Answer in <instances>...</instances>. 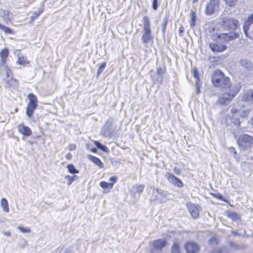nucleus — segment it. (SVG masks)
Masks as SVG:
<instances>
[{"mask_svg": "<svg viewBox=\"0 0 253 253\" xmlns=\"http://www.w3.org/2000/svg\"><path fill=\"white\" fill-rule=\"evenodd\" d=\"M18 130L20 133L26 136H29L32 134V131L30 127L23 124L18 125Z\"/></svg>", "mask_w": 253, "mask_h": 253, "instance_id": "nucleus-14", "label": "nucleus"}, {"mask_svg": "<svg viewBox=\"0 0 253 253\" xmlns=\"http://www.w3.org/2000/svg\"><path fill=\"white\" fill-rule=\"evenodd\" d=\"M37 104H28V105L26 108V115L29 118H31L32 117L34 110L36 109L37 107Z\"/></svg>", "mask_w": 253, "mask_h": 253, "instance_id": "nucleus-19", "label": "nucleus"}, {"mask_svg": "<svg viewBox=\"0 0 253 253\" xmlns=\"http://www.w3.org/2000/svg\"><path fill=\"white\" fill-rule=\"evenodd\" d=\"M249 23H248V21L245 23L244 25H243V30L244 32L246 35V36L247 37L250 38V37L248 35V30L249 29V26L251 24H249Z\"/></svg>", "mask_w": 253, "mask_h": 253, "instance_id": "nucleus-32", "label": "nucleus"}, {"mask_svg": "<svg viewBox=\"0 0 253 253\" xmlns=\"http://www.w3.org/2000/svg\"><path fill=\"white\" fill-rule=\"evenodd\" d=\"M231 150H233V151H234L233 153H234L235 154H236V151L234 150V149L233 148H232L231 149Z\"/></svg>", "mask_w": 253, "mask_h": 253, "instance_id": "nucleus-56", "label": "nucleus"}, {"mask_svg": "<svg viewBox=\"0 0 253 253\" xmlns=\"http://www.w3.org/2000/svg\"><path fill=\"white\" fill-rule=\"evenodd\" d=\"M237 142L241 149L247 150L252 147L253 138L248 134H242L239 136Z\"/></svg>", "mask_w": 253, "mask_h": 253, "instance_id": "nucleus-4", "label": "nucleus"}, {"mask_svg": "<svg viewBox=\"0 0 253 253\" xmlns=\"http://www.w3.org/2000/svg\"><path fill=\"white\" fill-rule=\"evenodd\" d=\"M8 55V50L7 48L3 49L0 52V57L7 58Z\"/></svg>", "mask_w": 253, "mask_h": 253, "instance_id": "nucleus-36", "label": "nucleus"}, {"mask_svg": "<svg viewBox=\"0 0 253 253\" xmlns=\"http://www.w3.org/2000/svg\"><path fill=\"white\" fill-rule=\"evenodd\" d=\"M100 186L103 189L112 188L113 186V183H108L105 181L100 182Z\"/></svg>", "mask_w": 253, "mask_h": 253, "instance_id": "nucleus-27", "label": "nucleus"}, {"mask_svg": "<svg viewBox=\"0 0 253 253\" xmlns=\"http://www.w3.org/2000/svg\"><path fill=\"white\" fill-rule=\"evenodd\" d=\"M240 65L247 72H253V64L248 59H243L240 60Z\"/></svg>", "mask_w": 253, "mask_h": 253, "instance_id": "nucleus-13", "label": "nucleus"}, {"mask_svg": "<svg viewBox=\"0 0 253 253\" xmlns=\"http://www.w3.org/2000/svg\"><path fill=\"white\" fill-rule=\"evenodd\" d=\"M165 177L172 184L178 187H181L183 186V183L181 180H180L178 178L175 176L173 174L169 172H167L165 174Z\"/></svg>", "mask_w": 253, "mask_h": 253, "instance_id": "nucleus-10", "label": "nucleus"}, {"mask_svg": "<svg viewBox=\"0 0 253 253\" xmlns=\"http://www.w3.org/2000/svg\"><path fill=\"white\" fill-rule=\"evenodd\" d=\"M231 113L230 114H233L234 116H240V115L242 117H244L246 115H242L240 114V112L236 108H232L230 110Z\"/></svg>", "mask_w": 253, "mask_h": 253, "instance_id": "nucleus-33", "label": "nucleus"}, {"mask_svg": "<svg viewBox=\"0 0 253 253\" xmlns=\"http://www.w3.org/2000/svg\"><path fill=\"white\" fill-rule=\"evenodd\" d=\"M195 86L197 94H199L201 92V84L199 82H195Z\"/></svg>", "mask_w": 253, "mask_h": 253, "instance_id": "nucleus-39", "label": "nucleus"}, {"mask_svg": "<svg viewBox=\"0 0 253 253\" xmlns=\"http://www.w3.org/2000/svg\"><path fill=\"white\" fill-rule=\"evenodd\" d=\"M166 244L167 242L164 240L158 239L154 241L153 247L151 249V253H162V250Z\"/></svg>", "mask_w": 253, "mask_h": 253, "instance_id": "nucleus-9", "label": "nucleus"}, {"mask_svg": "<svg viewBox=\"0 0 253 253\" xmlns=\"http://www.w3.org/2000/svg\"><path fill=\"white\" fill-rule=\"evenodd\" d=\"M91 151L93 153H96L97 151V149L96 148H92L90 149Z\"/></svg>", "mask_w": 253, "mask_h": 253, "instance_id": "nucleus-49", "label": "nucleus"}, {"mask_svg": "<svg viewBox=\"0 0 253 253\" xmlns=\"http://www.w3.org/2000/svg\"><path fill=\"white\" fill-rule=\"evenodd\" d=\"M239 117L234 116L233 114H227L225 118L224 123L227 126H239L240 124Z\"/></svg>", "mask_w": 253, "mask_h": 253, "instance_id": "nucleus-8", "label": "nucleus"}, {"mask_svg": "<svg viewBox=\"0 0 253 253\" xmlns=\"http://www.w3.org/2000/svg\"><path fill=\"white\" fill-rule=\"evenodd\" d=\"M1 62L2 64H4L6 62V58L5 57H1Z\"/></svg>", "mask_w": 253, "mask_h": 253, "instance_id": "nucleus-50", "label": "nucleus"}, {"mask_svg": "<svg viewBox=\"0 0 253 253\" xmlns=\"http://www.w3.org/2000/svg\"><path fill=\"white\" fill-rule=\"evenodd\" d=\"M150 200L158 204L165 203L167 200V193L165 191L154 188Z\"/></svg>", "mask_w": 253, "mask_h": 253, "instance_id": "nucleus-5", "label": "nucleus"}, {"mask_svg": "<svg viewBox=\"0 0 253 253\" xmlns=\"http://www.w3.org/2000/svg\"><path fill=\"white\" fill-rule=\"evenodd\" d=\"M142 23L143 25V34L141 40L143 43L146 45L149 42L152 41L153 39L151 29L150 20L148 16L145 15L143 16Z\"/></svg>", "mask_w": 253, "mask_h": 253, "instance_id": "nucleus-3", "label": "nucleus"}, {"mask_svg": "<svg viewBox=\"0 0 253 253\" xmlns=\"http://www.w3.org/2000/svg\"><path fill=\"white\" fill-rule=\"evenodd\" d=\"M65 178L68 179L67 184L68 185H70L74 181L78 179V176L75 175L73 176L66 175Z\"/></svg>", "mask_w": 253, "mask_h": 253, "instance_id": "nucleus-30", "label": "nucleus"}, {"mask_svg": "<svg viewBox=\"0 0 253 253\" xmlns=\"http://www.w3.org/2000/svg\"><path fill=\"white\" fill-rule=\"evenodd\" d=\"M165 72V68H163L161 67H159L157 69V82L162 84L163 80V74Z\"/></svg>", "mask_w": 253, "mask_h": 253, "instance_id": "nucleus-18", "label": "nucleus"}, {"mask_svg": "<svg viewBox=\"0 0 253 253\" xmlns=\"http://www.w3.org/2000/svg\"><path fill=\"white\" fill-rule=\"evenodd\" d=\"M16 62L17 63L22 65H25V64L28 63V62L26 59L23 56L18 57V59Z\"/></svg>", "mask_w": 253, "mask_h": 253, "instance_id": "nucleus-31", "label": "nucleus"}, {"mask_svg": "<svg viewBox=\"0 0 253 253\" xmlns=\"http://www.w3.org/2000/svg\"><path fill=\"white\" fill-rule=\"evenodd\" d=\"M223 26L225 29L230 30H235L240 26L239 22L231 17H224L222 18Z\"/></svg>", "mask_w": 253, "mask_h": 253, "instance_id": "nucleus-6", "label": "nucleus"}, {"mask_svg": "<svg viewBox=\"0 0 253 253\" xmlns=\"http://www.w3.org/2000/svg\"><path fill=\"white\" fill-rule=\"evenodd\" d=\"M174 170L176 174H178L180 172V170L178 169H177L176 167L174 168Z\"/></svg>", "mask_w": 253, "mask_h": 253, "instance_id": "nucleus-47", "label": "nucleus"}, {"mask_svg": "<svg viewBox=\"0 0 253 253\" xmlns=\"http://www.w3.org/2000/svg\"><path fill=\"white\" fill-rule=\"evenodd\" d=\"M219 3V0H210V2L207 3L206 7V14L207 15H211L213 14L218 8Z\"/></svg>", "mask_w": 253, "mask_h": 253, "instance_id": "nucleus-7", "label": "nucleus"}, {"mask_svg": "<svg viewBox=\"0 0 253 253\" xmlns=\"http://www.w3.org/2000/svg\"><path fill=\"white\" fill-rule=\"evenodd\" d=\"M28 99L29 100V102L28 103L29 104H37V97L36 95H35L34 94L31 93L29 94L28 96Z\"/></svg>", "mask_w": 253, "mask_h": 253, "instance_id": "nucleus-26", "label": "nucleus"}, {"mask_svg": "<svg viewBox=\"0 0 253 253\" xmlns=\"http://www.w3.org/2000/svg\"><path fill=\"white\" fill-rule=\"evenodd\" d=\"M67 168L68 169V171L72 174L78 173L79 172V170H77L74 166L72 164H69L67 165Z\"/></svg>", "mask_w": 253, "mask_h": 253, "instance_id": "nucleus-29", "label": "nucleus"}, {"mask_svg": "<svg viewBox=\"0 0 253 253\" xmlns=\"http://www.w3.org/2000/svg\"><path fill=\"white\" fill-rule=\"evenodd\" d=\"M184 31V28L183 26H181L179 29V35L182 37L183 36V33Z\"/></svg>", "mask_w": 253, "mask_h": 253, "instance_id": "nucleus-43", "label": "nucleus"}, {"mask_svg": "<svg viewBox=\"0 0 253 253\" xmlns=\"http://www.w3.org/2000/svg\"><path fill=\"white\" fill-rule=\"evenodd\" d=\"M243 100L250 103H253V89L247 90L243 94Z\"/></svg>", "mask_w": 253, "mask_h": 253, "instance_id": "nucleus-15", "label": "nucleus"}, {"mask_svg": "<svg viewBox=\"0 0 253 253\" xmlns=\"http://www.w3.org/2000/svg\"><path fill=\"white\" fill-rule=\"evenodd\" d=\"M226 3L229 6H234L236 5L238 0H224Z\"/></svg>", "mask_w": 253, "mask_h": 253, "instance_id": "nucleus-37", "label": "nucleus"}, {"mask_svg": "<svg viewBox=\"0 0 253 253\" xmlns=\"http://www.w3.org/2000/svg\"><path fill=\"white\" fill-rule=\"evenodd\" d=\"M4 221V219L0 217V223H2Z\"/></svg>", "mask_w": 253, "mask_h": 253, "instance_id": "nucleus-54", "label": "nucleus"}, {"mask_svg": "<svg viewBox=\"0 0 253 253\" xmlns=\"http://www.w3.org/2000/svg\"><path fill=\"white\" fill-rule=\"evenodd\" d=\"M109 180L110 181H112L113 183L115 182L117 180V177L115 176H112L110 177Z\"/></svg>", "mask_w": 253, "mask_h": 253, "instance_id": "nucleus-46", "label": "nucleus"}, {"mask_svg": "<svg viewBox=\"0 0 253 253\" xmlns=\"http://www.w3.org/2000/svg\"><path fill=\"white\" fill-rule=\"evenodd\" d=\"M46 0H44L41 3L40 7L39 8L38 11H35L33 13L32 16L31 17L32 20H34L37 19L43 11L44 3Z\"/></svg>", "mask_w": 253, "mask_h": 253, "instance_id": "nucleus-17", "label": "nucleus"}, {"mask_svg": "<svg viewBox=\"0 0 253 253\" xmlns=\"http://www.w3.org/2000/svg\"><path fill=\"white\" fill-rule=\"evenodd\" d=\"M212 241H215V238H212V239H211L210 240V242L211 243V242H212Z\"/></svg>", "mask_w": 253, "mask_h": 253, "instance_id": "nucleus-55", "label": "nucleus"}, {"mask_svg": "<svg viewBox=\"0 0 253 253\" xmlns=\"http://www.w3.org/2000/svg\"><path fill=\"white\" fill-rule=\"evenodd\" d=\"M185 248L187 253H196L199 250L198 245L193 242L187 243Z\"/></svg>", "mask_w": 253, "mask_h": 253, "instance_id": "nucleus-12", "label": "nucleus"}, {"mask_svg": "<svg viewBox=\"0 0 253 253\" xmlns=\"http://www.w3.org/2000/svg\"><path fill=\"white\" fill-rule=\"evenodd\" d=\"M239 37V34L237 32L229 33L228 34L224 33L221 35L217 33H213L211 35V38L215 41L210 43V47L214 52H222L226 49L227 46L224 43L220 42H229Z\"/></svg>", "mask_w": 253, "mask_h": 253, "instance_id": "nucleus-2", "label": "nucleus"}, {"mask_svg": "<svg viewBox=\"0 0 253 253\" xmlns=\"http://www.w3.org/2000/svg\"><path fill=\"white\" fill-rule=\"evenodd\" d=\"M0 203L3 211L6 212H9V209L7 200L5 198H2Z\"/></svg>", "mask_w": 253, "mask_h": 253, "instance_id": "nucleus-23", "label": "nucleus"}, {"mask_svg": "<svg viewBox=\"0 0 253 253\" xmlns=\"http://www.w3.org/2000/svg\"><path fill=\"white\" fill-rule=\"evenodd\" d=\"M94 144L97 148L100 149L101 150L104 152H108L109 151L107 146L102 144L100 142H99L98 141H95L94 142Z\"/></svg>", "mask_w": 253, "mask_h": 253, "instance_id": "nucleus-22", "label": "nucleus"}, {"mask_svg": "<svg viewBox=\"0 0 253 253\" xmlns=\"http://www.w3.org/2000/svg\"><path fill=\"white\" fill-rule=\"evenodd\" d=\"M64 253H72V252L70 250H67Z\"/></svg>", "mask_w": 253, "mask_h": 253, "instance_id": "nucleus-51", "label": "nucleus"}, {"mask_svg": "<svg viewBox=\"0 0 253 253\" xmlns=\"http://www.w3.org/2000/svg\"><path fill=\"white\" fill-rule=\"evenodd\" d=\"M88 159L92 161L94 164L98 166L100 168H103L104 165L101 160L96 157L92 155H89L88 156Z\"/></svg>", "mask_w": 253, "mask_h": 253, "instance_id": "nucleus-20", "label": "nucleus"}, {"mask_svg": "<svg viewBox=\"0 0 253 253\" xmlns=\"http://www.w3.org/2000/svg\"><path fill=\"white\" fill-rule=\"evenodd\" d=\"M0 17L6 24H8L9 23L11 22L10 14L8 10L0 9Z\"/></svg>", "mask_w": 253, "mask_h": 253, "instance_id": "nucleus-16", "label": "nucleus"}, {"mask_svg": "<svg viewBox=\"0 0 253 253\" xmlns=\"http://www.w3.org/2000/svg\"><path fill=\"white\" fill-rule=\"evenodd\" d=\"M229 216L231 217L233 219H235L238 217V214L235 212H231L229 214Z\"/></svg>", "mask_w": 253, "mask_h": 253, "instance_id": "nucleus-42", "label": "nucleus"}, {"mask_svg": "<svg viewBox=\"0 0 253 253\" xmlns=\"http://www.w3.org/2000/svg\"><path fill=\"white\" fill-rule=\"evenodd\" d=\"M193 76L196 79L195 82H200L198 71V69L195 67L193 69Z\"/></svg>", "mask_w": 253, "mask_h": 253, "instance_id": "nucleus-34", "label": "nucleus"}, {"mask_svg": "<svg viewBox=\"0 0 253 253\" xmlns=\"http://www.w3.org/2000/svg\"><path fill=\"white\" fill-rule=\"evenodd\" d=\"M106 66V62H103L99 66L97 71V76H99L104 70Z\"/></svg>", "mask_w": 253, "mask_h": 253, "instance_id": "nucleus-35", "label": "nucleus"}, {"mask_svg": "<svg viewBox=\"0 0 253 253\" xmlns=\"http://www.w3.org/2000/svg\"><path fill=\"white\" fill-rule=\"evenodd\" d=\"M71 157V154L70 153H68L66 155V158L69 159L70 157Z\"/></svg>", "mask_w": 253, "mask_h": 253, "instance_id": "nucleus-52", "label": "nucleus"}, {"mask_svg": "<svg viewBox=\"0 0 253 253\" xmlns=\"http://www.w3.org/2000/svg\"><path fill=\"white\" fill-rule=\"evenodd\" d=\"M187 207L191 216L194 218H197L199 216V206L189 203L187 204Z\"/></svg>", "mask_w": 253, "mask_h": 253, "instance_id": "nucleus-11", "label": "nucleus"}, {"mask_svg": "<svg viewBox=\"0 0 253 253\" xmlns=\"http://www.w3.org/2000/svg\"><path fill=\"white\" fill-rule=\"evenodd\" d=\"M158 0H153L152 7L154 10H156L158 7Z\"/></svg>", "mask_w": 253, "mask_h": 253, "instance_id": "nucleus-40", "label": "nucleus"}, {"mask_svg": "<svg viewBox=\"0 0 253 253\" xmlns=\"http://www.w3.org/2000/svg\"><path fill=\"white\" fill-rule=\"evenodd\" d=\"M144 187V185L143 184L135 185L133 186L132 190L134 192L141 194L143 191Z\"/></svg>", "mask_w": 253, "mask_h": 253, "instance_id": "nucleus-21", "label": "nucleus"}, {"mask_svg": "<svg viewBox=\"0 0 253 253\" xmlns=\"http://www.w3.org/2000/svg\"><path fill=\"white\" fill-rule=\"evenodd\" d=\"M190 15H191L190 27H194L195 26V22H196V13L195 11H194L193 10H191Z\"/></svg>", "mask_w": 253, "mask_h": 253, "instance_id": "nucleus-24", "label": "nucleus"}, {"mask_svg": "<svg viewBox=\"0 0 253 253\" xmlns=\"http://www.w3.org/2000/svg\"><path fill=\"white\" fill-rule=\"evenodd\" d=\"M253 22V13L252 14H251V15H250L248 19V23H249V24H251Z\"/></svg>", "mask_w": 253, "mask_h": 253, "instance_id": "nucleus-44", "label": "nucleus"}, {"mask_svg": "<svg viewBox=\"0 0 253 253\" xmlns=\"http://www.w3.org/2000/svg\"><path fill=\"white\" fill-rule=\"evenodd\" d=\"M211 82L214 86L227 89L218 99L219 103L221 105L228 104L239 92L241 87L239 84L232 86L229 78L225 77L219 70L215 71L211 77Z\"/></svg>", "mask_w": 253, "mask_h": 253, "instance_id": "nucleus-1", "label": "nucleus"}, {"mask_svg": "<svg viewBox=\"0 0 253 253\" xmlns=\"http://www.w3.org/2000/svg\"><path fill=\"white\" fill-rule=\"evenodd\" d=\"M212 195H213V196L214 197L218 199H219V200H222L224 201H225L223 200V196L220 193L212 194Z\"/></svg>", "mask_w": 253, "mask_h": 253, "instance_id": "nucleus-41", "label": "nucleus"}, {"mask_svg": "<svg viewBox=\"0 0 253 253\" xmlns=\"http://www.w3.org/2000/svg\"><path fill=\"white\" fill-rule=\"evenodd\" d=\"M198 0H193V3H196V2H197L198 1Z\"/></svg>", "mask_w": 253, "mask_h": 253, "instance_id": "nucleus-57", "label": "nucleus"}, {"mask_svg": "<svg viewBox=\"0 0 253 253\" xmlns=\"http://www.w3.org/2000/svg\"><path fill=\"white\" fill-rule=\"evenodd\" d=\"M223 249L222 248H219L217 250H215L213 251V253H222Z\"/></svg>", "mask_w": 253, "mask_h": 253, "instance_id": "nucleus-45", "label": "nucleus"}, {"mask_svg": "<svg viewBox=\"0 0 253 253\" xmlns=\"http://www.w3.org/2000/svg\"><path fill=\"white\" fill-rule=\"evenodd\" d=\"M6 69H7L6 75L7 77H8L9 76L8 72L10 71V70L8 68H7Z\"/></svg>", "mask_w": 253, "mask_h": 253, "instance_id": "nucleus-53", "label": "nucleus"}, {"mask_svg": "<svg viewBox=\"0 0 253 253\" xmlns=\"http://www.w3.org/2000/svg\"><path fill=\"white\" fill-rule=\"evenodd\" d=\"M17 229L18 230H19L20 231H21L22 232L24 233H29L31 231V230H30V228H25L23 227L20 226H19L17 227Z\"/></svg>", "mask_w": 253, "mask_h": 253, "instance_id": "nucleus-38", "label": "nucleus"}, {"mask_svg": "<svg viewBox=\"0 0 253 253\" xmlns=\"http://www.w3.org/2000/svg\"><path fill=\"white\" fill-rule=\"evenodd\" d=\"M0 29L3 31L6 34H12L14 33L13 31L10 28L2 25L0 23Z\"/></svg>", "mask_w": 253, "mask_h": 253, "instance_id": "nucleus-25", "label": "nucleus"}, {"mask_svg": "<svg viewBox=\"0 0 253 253\" xmlns=\"http://www.w3.org/2000/svg\"><path fill=\"white\" fill-rule=\"evenodd\" d=\"M3 234L7 236H10L11 235V233L10 232H5L3 231Z\"/></svg>", "mask_w": 253, "mask_h": 253, "instance_id": "nucleus-48", "label": "nucleus"}, {"mask_svg": "<svg viewBox=\"0 0 253 253\" xmlns=\"http://www.w3.org/2000/svg\"><path fill=\"white\" fill-rule=\"evenodd\" d=\"M168 22V17L165 16L164 18V19L163 20V22L162 23V32L164 35H165V33H166V27L167 26Z\"/></svg>", "mask_w": 253, "mask_h": 253, "instance_id": "nucleus-28", "label": "nucleus"}]
</instances>
